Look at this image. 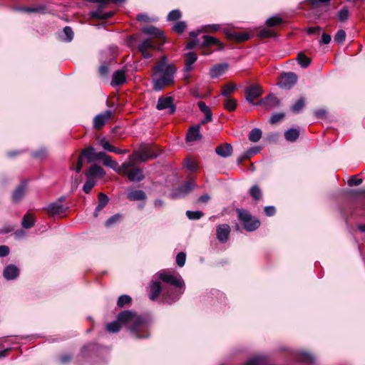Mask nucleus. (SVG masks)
<instances>
[{
	"label": "nucleus",
	"instance_id": "1",
	"mask_svg": "<svg viewBox=\"0 0 365 365\" xmlns=\"http://www.w3.org/2000/svg\"><path fill=\"white\" fill-rule=\"evenodd\" d=\"M159 277L163 282L168 284H164L163 300L168 304L178 301L185 289L181 276L163 272L159 274Z\"/></svg>",
	"mask_w": 365,
	"mask_h": 365
},
{
	"label": "nucleus",
	"instance_id": "2",
	"mask_svg": "<svg viewBox=\"0 0 365 365\" xmlns=\"http://www.w3.org/2000/svg\"><path fill=\"white\" fill-rule=\"evenodd\" d=\"M155 70L153 88L156 91H160L165 86L173 83L176 69L173 65L168 63L166 57L163 56L155 66Z\"/></svg>",
	"mask_w": 365,
	"mask_h": 365
},
{
	"label": "nucleus",
	"instance_id": "3",
	"mask_svg": "<svg viewBox=\"0 0 365 365\" xmlns=\"http://www.w3.org/2000/svg\"><path fill=\"white\" fill-rule=\"evenodd\" d=\"M149 321H113L106 325V329L110 333L118 332L120 328L125 325L130 333L135 338H145L148 336L147 334L148 322Z\"/></svg>",
	"mask_w": 365,
	"mask_h": 365
},
{
	"label": "nucleus",
	"instance_id": "4",
	"mask_svg": "<svg viewBox=\"0 0 365 365\" xmlns=\"http://www.w3.org/2000/svg\"><path fill=\"white\" fill-rule=\"evenodd\" d=\"M237 212L238 214V218L243 224L246 230L252 232L259 227L260 222L257 219L253 217L246 210L238 209Z\"/></svg>",
	"mask_w": 365,
	"mask_h": 365
},
{
	"label": "nucleus",
	"instance_id": "5",
	"mask_svg": "<svg viewBox=\"0 0 365 365\" xmlns=\"http://www.w3.org/2000/svg\"><path fill=\"white\" fill-rule=\"evenodd\" d=\"M158 153H155L151 147L144 146L140 148L138 150L135 151L129 159L131 161L135 162H146L150 159L157 158Z\"/></svg>",
	"mask_w": 365,
	"mask_h": 365
},
{
	"label": "nucleus",
	"instance_id": "6",
	"mask_svg": "<svg viewBox=\"0 0 365 365\" xmlns=\"http://www.w3.org/2000/svg\"><path fill=\"white\" fill-rule=\"evenodd\" d=\"M124 164H128L125 172H120V175H126L128 180L131 182H140L144 179V174L143 170L135 167L134 162H125Z\"/></svg>",
	"mask_w": 365,
	"mask_h": 365
},
{
	"label": "nucleus",
	"instance_id": "7",
	"mask_svg": "<svg viewBox=\"0 0 365 365\" xmlns=\"http://www.w3.org/2000/svg\"><path fill=\"white\" fill-rule=\"evenodd\" d=\"M161 46L162 45H160V43L153 39L147 38L142 41L138 45V48L145 58H149L152 56V55L148 52V50L159 49Z\"/></svg>",
	"mask_w": 365,
	"mask_h": 365
},
{
	"label": "nucleus",
	"instance_id": "8",
	"mask_svg": "<svg viewBox=\"0 0 365 365\" xmlns=\"http://www.w3.org/2000/svg\"><path fill=\"white\" fill-rule=\"evenodd\" d=\"M156 108L159 110L168 109V113L169 114H173L176 110L175 106L173 104V98L171 96L160 97L158 101Z\"/></svg>",
	"mask_w": 365,
	"mask_h": 365
},
{
	"label": "nucleus",
	"instance_id": "9",
	"mask_svg": "<svg viewBox=\"0 0 365 365\" xmlns=\"http://www.w3.org/2000/svg\"><path fill=\"white\" fill-rule=\"evenodd\" d=\"M297 81V76L294 73H285L282 75L279 85L282 88L289 89L293 87Z\"/></svg>",
	"mask_w": 365,
	"mask_h": 365
},
{
	"label": "nucleus",
	"instance_id": "10",
	"mask_svg": "<svg viewBox=\"0 0 365 365\" xmlns=\"http://www.w3.org/2000/svg\"><path fill=\"white\" fill-rule=\"evenodd\" d=\"M280 104L279 99L273 94H269L265 98L261 99L256 105H260L264 107L266 110H271L277 108Z\"/></svg>",
	"mask_w": 365,
	"mask_h": 365
},
{
	"label": "nucleus",
	"instance_id": "11",
	"mask_svg": "<svg viewBox=\"0 0 365 365\" xmlns=\"http://www.w3.org/2000/svg\"><path fill=\"white\" fill-rule=\"evenodd\" d=\"M196 187V183L193 180L187 181L182 185L175 190L172 196L173 197H182L187 195Z\"/></svg>",
	"mask_w": 365,
	"mask_h": 365
},
{
	"label": "nucleus",
	"instance_id": "12",
	"mask_svg": "<svg viewBox=\"0 0 365 365\" xmlns=\"http://www.w3.org/2000/svg\"><path fill=\"white\" fill-rule=\"evenodd\" d=\"M246 100L251 104H254V100L262 94V89L258 85H252L245 89ZM256 105V103H255Z\"/></svg>",
	"mask_w": 365,
	"mask_h": 365
},
{
	"label": "nucleus",
	"instance_id": "13",
	"mask_svg": "<svg viewBox=\"0 0 365 365\" xmlns=\"http://www.w3.org/2000/svg\"><path fill=\"white\" fill-rule=\"evenodd\" d=\"M142 31L147 34L153 36L156 38L157 42L160 43V45H163L165 42V36L162 31L155 26L145 27L142 29Z\"/></svg>",
	"mask_w": 365,
	"mask_h": 365
},
{
	"label": "nucleus",
	"instance_id": "14",
	"mask_svg": "<svg viewBox=\"0 0 365 365\" xmlns=\"http://www.w3.org/2000/svg\"><path fill=\"white\" fill-rule=\"evenodd\" d=\"M231 228L227 224H221L216 227V235L220 242H226L229 238Z\"/></svg>",
	"mask_w": 365,
	"mask_h": 365
},
{
	"label": "nucleus",
	"instance_id": "15",
	"mask_svg": "<svg viewBox=\"0 0 365 365\" xmlns=\"http://www.w3.org/2000/svg\"><path fill=\"white\" fill-rule=\"evenodd\" d=\"M103 165L106 167H109L115 172H117L118 174L120 173V172H125L126 170V168L129 165L128 164H124V163L120 166L118 163L112 159V158L110 155H108L106 158L103 162Z\"/></svg>",
	"mask_w": 365,
	"mask_h": 365
},
{
	"label": "nucleus",
	"instance_id": "16",
	"mask_svg": "<svg viewBox=\"0 0 365 365\" xmlns=\"http://www.w3.org/2000/svg\"><path fill=\"white\" fill-rule=\"evenodd\" d=\"M112 115V112L109 110L97 115L93 120V126L96 129L103 127L107 120H108Z\"/></svg>",
	"mask_w": 365,
	"mask_h": 365
},
{
	"label": "nucleus",
	"instance_id": "17",
	"mask_svg": "<svg viewBox=\"0 0 365 365\" xmlns=\"http://www.w3.org/2000/svg\"><path fill=\"white\" fill-rule=\"evenodd\" d=\"M268 360L267 354H256L250 357L243 365H264Z\"/></svg>",
	"mask_w": 365,
	"mask_h": 365
},
{
	"label": "nucleus",
	"instance_id": "18",
	"mask_svg": "<svg viewBox=\"0 0 365 365\" xmlns=\"http://www.w3.org/2000/svg\"><path fill=\"white\" fill-rule=\"evenodd\" d=\"M19 274L18 267L14 264L8 265L5 267L3 275L8 280L16 279Z\"/></svg>",
	"mask_w": 365,
	"mask_h": 365
},
{
	"label": "nucleus",
	"instance_id": "19",
	"mask_svg": "<svg viewBox=\"0 0 365 365\" xmlns=\"http://www.w3.org/2000/svg\"><path fill=\"white\" fill-rule=\"evenodd\" d=\"M197 55L194 52H188L185 55V72L189 73L193 69L192 64L197 61Z\"/></svg>",
	"mask_w": 365,
	"mask_h": 365
},
{
	"label": "nucleus",
	"instance_id": "20",
	"mask_svg": "<svg viewBox=\"0 0 365 365\" xmlns=\"http://www.w3.org/2000/svg\"><path fill=\"white\" fill-rule=\"evenodd\" d=\"M216 153L222 158H227L232 153V147L231 144L224 143L218 145L215 148Z\"/></svg>",
	"mask_w": 365,
	"mask_h": 365
},
{
	"label": "nucleus",
	"instance_id": "21",
	"mask_svg": "<svg viewBox=\"0 0 365 365\" xmlns=\"http://www.w3.org/2000/svg\"><path fill=\"white\" fill-rule=\"evenodd\" d=\"M86 175V177H91L94 179L96 177L103 178L106 175V172L101 166L93 165L90 167Z\"/></svg>",
	"mask_w": 365,
	"mask_h": 365
},
{
	"label": "nucleus",
	"instance_id": "22",
	"mask_svg": "<svg viewBox=\"0 0 365 365\" xmlns=\"http://www.w3.org/2000/svg\"><path fill=\"white\" fill-rule=\"evenodd\" d=\"M127 198L131 201L145 200L147 198V195L143 190H130L127 192Z\"/></svg>",
	"mask_w": 365,
	"mask_h": 365
},
{
	"label": "nucleus",
	"instance_id": "23",
	"mask_svg": "<svg viewBox=\"0 0 365 365\" xmlns=\"http://www.w3.org/2000/svg\"><path fill=\"white\" fill-rule=\"evenodd\" d=\"M66 207L60 205L58 202L51 203L46 208L47 212L49 215H61L65 212Z\"/></svg>",
	"mask_w": 365,
	"mask_h": 365
},
{
	"label": "nucleus",
	"instance_id": "24",
	"mask_svg": "<svg viewBox=\"0 0 365 365\" xmlns=\"http://www.w3.org/2000/svg\"><path fill=\"white\" fill-rule=\"evenodd\" d=\"M125 71L123 70H118L113 75L111 85L113 86H120L125 82Z\"/></svg>",
	"mask_w": 365,
	"mask_h": 365
},
{
	"label": "nucleus",
	"instance_id": "25",
	"mask_svg": "<svg viewBox=\"0 0 365 365\" xmlns=\"http://www.w3.org/2000/svg\"><path fill=\"white\" fill-rule=\"evenodd\" d=\"M200 125L191 127L187 132L186 140L189 142H192L200 139L201 135L200 133Z\"/></svg>",
	"mask_w": 365,
	"mask_h": 365
},
{
	"label": "nucleus",
	"instance_id": "26",
	"mask_svg": "<svg viewBox=\"0 0 365 365\" xmlns=\"http://www.w3.org/2000/svg\"><path fill=\"white\" fill-rule=\"evenodd\" d=\"M163 289H164V285L160 286V283L158 282H153L150 285V298L152 300H155L160 294L162 297L163 298Z\"/></svg>",
	"mask_w": 365,
	"mask_h": 365
},
{
	"label": "nucleus",
	"instance_id": "27",
	"mask_svg": "<svg viewBox=\"0 0 365 365\" xmlns=\"http://www.w3.org/2000/svg\"><path fill=\"white\" fill-rule=\"evenodd\" d=\"M26 182H24L19 185L14 191L12 195V200L14 202H19L24 196L26 193Z\"/></svg>",
	"mask_w": 365,
	"mask_h": 365
},
{
	"label": "nucleus",
	"instance_id": "28",
	"mask_svg": "<svg viewBox=\"0 0 365 365\" xmlns=\"http://www.w3.org/2000/svg\"><path fill=\"white\" fill-rule=\"evenodd\" d=\"M228 65L227 63H220L214 66L210 71V75L212 78H215L221 76L225 70H227Z\"/></svg>",
	"mask_w": 365,
	"mask_h": 365
},
{
	"label": "nucleus",
	"instance_id": "29",
	"mask_svg": "<svg viewBox=\"0 0 365 365\" xmlns=\"http://www.w3.org/2000/svg\"><path fill=\"white\" fill-rule=\"evenodd\" d=\"M203 46H218L220 49L223 48L222 43L215 37L205 35L203 36Z\"/></svg>",
	"mask_w": 365,
	"mask_h": 365
},
{
	"label": "nucleus",
	"instance_id": "30",
	"mask_svg": "<svg viewBox=\"0 0 365 365\" xmlns=\"http://www.w3.org/2000/svg\"><path fill=\"white\" fill-rule=\"evenodd\" d=\"M108 202V197L106 195L103 194V192H100L98 194V205L96 208V210L93 213V215L95 217H96L98 215V212L101 211L102 209L105 207V206Z\"/></svg>",
	"mask_w": 365,
	"mask_h": 365
},
{
	"label": "nucleus",
	"instance_id": "31",
	"mask_svg": "<svg viewBox=\"0 0 365 365\" xmlns=\"http://www.w3.org/2000/svg\"><path fill=\"white\" fill-rule=\"evenodd\" d=\"M297 359L303 363L313 364L314 362V356L305 351H300L297 354Z\"/></svg>",
	"mask_w": 365,
	"mask_h": 365
},
{
	"label": "nucleus",
	"instance_id": "32",
	"mask_svg": "<svg viewBox=\"0 0 365 365\" xmlns=\"http://www.w3.org/2000/svg\"><path fill=\"white\" fill-rule=\"evenodd\" d=\"M299 136V130L297 128H290L284 133V138L289 142H295Z\"/></svg>",
	"mask_w": 365,
	"mask_h": 365
},
{
	"label": "nucleus",
	"instance_id": "33",
	"mask_svg": "<svg viewBox=\"0 0 365 365\" xmlns=\"http://www.w3.org/2000/svg\"><path fill=\"white\" fill-rule=\"evenodd\" d=\"M117 319H142L135 312L130 310L123 311L118 315Z\"/></svg>",
	"mask_w": 365,
	"mask_h": 365
},
{
	"label": "nucleus",
	"instance_id": "34",
	"mask_svg": "<svg viewBox=\"0 0 365 365\" xmlns=\"http://www.w3.org/2000/svg\"><path fill=\"white\" fill-rule=\"evenodd\" d=\"M35 219L34 215L27 212L23 217L21 226L25 229H29L34 225Z\"/></svg>",
	"mask_w": 365,
	"mask_h": 365
},
{
	"label": "nucleus",
	"instance_id": "35",
	"mask_svg": "<svg viewBox=\"0 0 365 365\" xmlns=\"http://www.w3.org/2000/svg\"><path fill=\"white\" fill-rule=\"evenodd\" d=\"M95 149L92 146L88 147L85 148L81 154V156L83 158H86L88 163H91L95 160Z\"/></svg>",
	"mask_w": 365,
	"mask_h": 365
},
{
	"label": "nucleus",
	"instance_id": "36",
	"mask_svg": "<svg viewBox=\"0 0 365 365\" xmlns=\"http://www.w3.org/2000/svg\"><path fill=\"white\" fill-rule=\"evenodd\" d=\"M262 130L259 128L252 129L248 135V138L251 142L256 143L258 142L262 138Z\"/></svg>",
	"mask_w": 365,
	"mask_h": 365
},
{
	"label": "nucleus",
	"instance_id": "37",
	"mask_svg": "<svg viewBox=\"0 0 365 365\" xmlns=\"http://www.w3.org/2000/svg\"><path fill=\"white\" fill-rule=\"evenodd\" d=\"M260 151L259 147H252L245 151L242 157L238 160L240 163L242 160L250 158L251 156L258 153Z\"/></svg>",
	"mask_w": 365,
	"mask_h": 365
},
{
	"label": "nucleus",
	"instance_id": "38",
	"mask_svg": "<svg viewBox=\"0 0 365 365\" xmlns=\"http://www.w3.org/2000/svg\"><path fill=\"white\" fill-rule=\"evenodd\" d=\"M237 101L230 97L227 98L224 103L225 108L229 111L235 110L237 107Z\"/></svg>",
	"mask_w": 365,
	"mask_h": 365
},
{
	"label": "nucleus",
	"instance_id": "39",
	"mask_svg": "<svg viewBox=\"0 0 365 365\" xmlns=\"http://www.w3.org/2000/svg\"><path fill=\"white\" fill-rule=\"evenodd\" d=\"M297 61L303 68H307L311 63V59L305 56L304 53H300L297 56Z\"/></svg>",
	"mask_w": 365,
	"mask_h": 365
},
{
	"label": "nucleus",
	"instance_id": "40",
	"mask_svg": "<svg viewBox=\"0 0 365 365\" xmlns=\"http://www.w3.org/2000/svg\"><path fill=\"white\" fill-rule=\"evenodd\" d=\"M132 299L130 296L123 294L119 297L117 305L119 307H123L125 305L129 304L131 303Z\"/></svg>",
	"mask_w": 365,
	"mask_h": 365
},
{
	"label": "nucleus",
	"instance_id": "41",
	"mask_svg": "<svg viewBox=\"0 0 365 365\" xmlns=\"http://www.w3.org/2000/svg\"><path fill=\"white\" fill-rule=\"evenodd\" d=\"M95 185H96L95 179H93V178H91V177H89V178L87 177V180L83 187V190L86 193H89L90 191L92 190V188L95 186Z\"/></svg>",
	"mask_w": 365,
	"mask_h": 365
},
{
	"label": "nucleus",
	"instance_id": "42",
	"mask_svg": "<svg viewBox=\"0 0 365 365\" xmlns=\"http://www.w3.org/2000/svg\"><path fill=\"white\" fill-rule=\"evenodd\" d=\"M250 194L255 200H259L261 199L262 192L257 185H253L250 188Z\"/></svg>",
	"mask_w": 365,
	"mask_h": 365
},
{
	"label": "nucleus",
	"instance_id": "43",
	"mask_svg": "<svg viewBox=\"0 0 365 365\" xmlns=\"http://www.w3.org/2000/svg\"><path fill=\"white\" fill-rule=\"evenodd\" d=\"M235 88L236 86L235 84L228 83L222 88L221 94L223 96L228 98L229 96L235 90Z\"/></svg>",
	"mask_w": 365,
	"mask_h": 365
},
{
	"label": "nucleus",
	"instance_id": "44",
	"mask_svg": "<svg viewBox=\"0 0 365 365\" xmlns=\"http://www.w3.org/2000/svg\"><path fill=\"white\" fill-rule=\"evenodd\" d=\"M230 36L238 42H242L250 38V35L246 33H233Z\"/></svg>",
	"mask_w": 365,
	"mask_h": 365
},
{
	"label": "nucleus",
	"instance_id": "45",
	"mask_svg": "<svg viewBox=\"0 0 365 365\" xmlns=\"http://www.w3.org/2000/svg\"><path fill=\"white\" fill-rule=\"evenodd\" d=\"M203 215H204L203 212L202 211H199V210H197V211L187 210L186 212V216L188 217V219L192 220H199Z\"/></svg>",
	"mask_w": 365,
	"mask_h": 365
},
{
	"label": "nucleus",
	"instance_id": "46",
	"mask_svg": "<svg viewBox=\"0 0 365 365\" xmlns=\"http://www.w3.org/2000/svg\"><path fill=\"white\" fill-rule=\"evenodd\" d=\"M304 106V100L299 98L292 107L291 110L294 113H298Z\"/></svg>",
	"mask_w": 365,
	"mask_h": 365
},
{
	"label": "nucleus",
	"instance_id": "47",
	"mask_svg": "<svg viewBox=\"0 0 365 365\" xmlns=\"http://www.w3.org/2000/svg\"><path fill=\"white\" fill-rule=\"evenodd\" d=\"M181 17V12L178 9L171 11L167 17L168 21H174L178 20Z\"/></svg>",
	"mask_w": 365,
	"mask_h": 365
},
{
	"label": "nucleus",
	"instance_id": "48",
	"mask_svg": "<svg viewBox=\"0 0 365 365\" xmlns=\"http://www.w3.org/2000/svg\"><path fill=\"white\" fill-rule=\"evenodd\" d=\"M63 34L64 35L63 38L66 41H71L73 38V32L70 26H66L63 29Z\"/></svg>",
	"mask_w": 365,
	"mask_h": 365
},
{
	"label": "nucleus",
	"instance_id": "49",
	"mask_svg": "<svg viewBox=\"0 0 365 365\" xmlns=\"http://www.w3.org/2000/svg\"><path fill=\"white\" fill-rule=\"evenodd\" d=\"M99 144L105 150L108 152H113L114 146L110 144V143L106 140V138H101L99 140Z\"/></svg>",
	"mask_w": 365,
	"mask_h": 365
},
{
	"label": "nucleus",
	"instance_id": "50",
	"mask_svg": "<svg viewBox=\"0 0 365 365\" xmlns=\"http://www.w3.org/2000/svg\"><path fill=\"white\" fill-rule=\"evenodd\" d=\"M186 27L187 25L185 21H178L173 26V30L178 34H182Z\"/></svg>",
	"mask_w": 365,
	"mask_h": 365
},
{
	"label": "nucleus",
	"instance_id": "51",
	"mask_svg": "<svg viewBox=\"0 0 365 365\" xmlns=\"http://www.w3.org/2000/svg\"><path fill=\"white\" fill-rule=\"evenodd\" d=\"M346 36V32L344 30L341 29L336 32V34L334 36V39L335 42H336L338 43H341L345 41Z\"/></svg>",
	"mask_w": 365,
	"mask_h": 365
},
{
	"label": "nucleus",
	"instance_id": "52",
	"mask_svg": "<svg viewBox=\"0 0 365 365\" xmlns=\"http://www.w3.org/2000/svg\"><path fill=\"white\" fill-rule=\"evenodd\" d=\"M281 23H282V19L278 16L270 17L266 21V24L269 27H272V26L279 25Z\"/></svg>",
	"mask_w": 365,
	"mask_h": 365
},
{
	"label": "nucleus",
	"instance_id": "53",
	"mask_svg": "<svg viewBox=\"0 0 365 365\" xmlns=\"http://www.w3.org/2000/svg\"><path fill=\"white\" fill-rule=\"evenodd\" d=\"M349 10L344 7L338 12V19L340 21H344L349 18Z\"/></svg>",
	"mask_w": 365,
	"mask_h": 365
},
{
	"label": "nucleus",
	"instance_id": "54",
	"mask_svg": "<svg viewBox=\"0 0 365 365\" xmlns=\"http://www.w3.org/2000/svg\"><path fill=\"white\" fill-rule=\"evenodd\" d=\"M184 165L191 171L197 170V168L196 162L192 159H186L184 162Z\"/></svg>",
	"mask_w": 365,
	"mask_h": 365
},
{
	"label": "nucleus",
	"instance_id": "55",
	"mask_svg": "<svg viewBox=\"0 0 365 365\" xmlns=\"http://www.w3.org/2000/svg\"><path fill=\"white\" fill-rule=\"evenodd\" d=\"M284 117V113H274L270 118V123L272 124L277 123L282 120Z\"/></svg>",
	"mask_w": 365,
	"mask_h": 365
},
{
	"label": "nucleus",
	"instance_id": "56",
	"mask_svg": "<svg viewBox=\"0 0 365 365\" xmlns=\"http://www.w3.org/2000/svg\"><path fill=\"white\" fill-rule=\"evenodd\" d=\"M186 255L184 252H180L176 256V263L180 267H183L185 263Z\"/></svg>",
	"mask_w": 365,
	"mask_h": 365
},
{
	"label": "nucleus",
	"instance_id": "57",
	"mask_svg": "<svg viewBox=\"0 0 365 365\" xmlns=\"http://www.w3.org/2000/svg\"><path fill=\"white\" fill-rule=\"evenodd\" d=\"M121 218V216L118 214L117 215H115L112 217H110L109 219H108L106 222H105V225L106 227H110L112 225H113L115 222L119 221Z\"/></svg>",
	"mask_w": 365,
	"mask_h": 365
},
{
	"label": "nucleus",
	"instance_id": "58",
	"mask_svg": "<svg viewBox=\"0 0 365 365\" xmlns=\"http://www.w3.org/2000/svg\"><path fill=\"white\" fill-rule=\"evenodd\" d=\"M361 182H362V179L357 178L356 176L351 177L348 180V185L349 186H357V185H359L360 184H361Z\"/></svg>",
	"mask_w": 365,
	"mask_h": 365
},
{
	"label": "nucleus",
	"instance_id": "59",
	"mask_svg": "<svg viewBox=\"0 0 365 365\" xmlns=\"http://www.w3.org/2000/svg\"><path fill=\"white\" fill-rule=\"evenodd\" d=\"M274 34V32L269 29H262L261 31H259V36L260 38H267V37H270L272 36H273Z\"/></svg>",
	"mask_w": 365,
	"mask_h": 365
},
{
	"label": "nucleus",
	"instance_id": "60",
	"mask_svg": "<svg viewBox=\"0 0 365 365\" xmlns=\"http://www.w3.org/2000/svg\"><path fill=\"white\" fill-rule=\"evenodd\" d=\"M197 106H198L200 111L202 112L203 113H208V112L211 111L210 108L203 101L198 102Z\"/></svg>",
	"mask_w": 365,
	"mask_h": 365
},
{
	"label": "nucleus",
	"instance_id": "61",
	"mask_svg": "<svg viewBox=\"0 0 365 365\" xmlns=\"http://www.w3.org/2000/svg\"><path fill=\"white\" fill-rule=\"evenodd\" d=\"M276 210L273 206H267L264 207V212L267 216H272L275 214Z\"/></svg>",
	"mask_w": 365,
	"mask_h": 365
},
{
	"label": "nucleus",
	"instance_id": "62",
	"mask_svg": "<svg viewBox=\"0 0 365 365\" xmlns=\"http://www.w3.org/2000/svg\"><path fill=\"white\" fill-rule=\"evenodd\" d=\"M9 253V249L7 246L1 245L0 246V257H6Z\"/></svg>",
	"mask_w": 365,
	"mask_h": 365
},
{
	"label": "nucleus",
	"instance_id": "63",
	"mask_svg": "<svg viewBox=\"0 0 365 365\" xmlns=\"http://www.w3.org/2000/svg\"><path fill=\"white\" fill-rule=\"evenodd\" d=\"M331 36L329 34L323 33L322 36L321 43L324 44H328L331 41Z\"/></svg>",
	"mask_w": 365,
	"mask_h": 365
},
{
	"label": "nucleus",
	"instance_id": "64",
	"mask_svg": "<svg viewBox=\"0 0 365 365\" xmlns=\"http://www.w3.org/2000/svg\"><path fill=\"white\" fill-rule=\"evenodd\" d=\"M108 155L105 152L96 153L95 160H102L103 162Z\"/></svg>",
	"mask_w": 365,
	"mask_h": 365
}]
</instances>
